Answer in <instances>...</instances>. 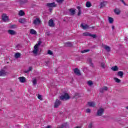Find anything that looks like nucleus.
I'll return each instance as SVG.
<instances>
[{
	"label": "nucleus",
	"instance_id": "obj_1",
	"mask_svg": "<svg viewBox=\"0 0 128 128\" xmlns=\"http://www.w3.org/2000/svg\"><path fill=\"white\" fill-rule=\"evenodd\" d=\"M42 44V42L40 40L38 41V43L36 44L34 46V50L32 51L33 54H38V46H40Z\"/></svg>",
	"mask_w": 128,
	"mask_h": 128
},
{
	"label": "nucleus",
	"instance_id": "obj_2",
	"mask_svg": "<svg viewBox=\"0 0 128 128\" xmlns=\"http://www.w3.org/2000/svg\"><path fill=\"white\" fill-rule=\"evenodd\" d=\"M60 98L62 100H68L70 99V96H68V93H64V94L60 96Z\"/></svg>",
	"mask_w": 128,
	"mask_h": 128
},
{
	"label": "nucleus",
	"instance_id": "obj_3",
	"mask_svg": "<svg viewBox=\"0 0 128 128\" xmlns=\"http://www.w3.org/2000/svg\"><path fill=\"white\" fill-rule=\"evenodd\" d=\"M104 109L102 108H100L96 112V116H102V114H104Z\"/></svg>",
	"mask_w": 128,
	"mask_h": 128
},
{
	"label": "nucleus",
	"instance_id": "obj_4",
	"mask_svg": "<svg viewBox=\"0 0 128 128\" xmlns=\"http://www.w3.org/2000/svg\"><path fill=\"white\" fill-rule=\"evenodd\" d=\"M82 35L84 36H91V38H96L98 37V36H96V34H91L90 32H84Z\"/></svg>",
	"mask_w": 128,
	"mask_h": 128
},
{
	"label": "nucleus",
	"instance_id": "obj_5",
	"mask_svg": "<svg viewBox=\"0 0 128 128\" xmlns=\"http://www.w3.org/2000/svg\"><path fill=\"white\" fill-rule=\"evenodd\" d=\"M60 104H62V102H60L58 99H56L54 103V106L55 108H58Z\"/></svg>",
	"mask_w": 128,
	"mask_h": 128
},
{
	"label": "nucleus",
	"instance_id": "obj_6",
	"mask_svg": "<svg viewBox=\"0 0 128 128\" xmlns=\"http://www.w3.org/2000/svg\"><path fill=\"white\" fill-rule=\"evenodd\" d=\"M2 20L4 22H9L8 16H6V14H3L2 16Z\"/></svg>",
	"mask_w": 128,
	"mask_h": 128
},
{
	"label": "nucleus",
	"instance_id": "obj_7",
	"mask_svg": "<svg viewBox=\"0 0 128 128\" xmlns=\"http://www.w3.org/2000/svg\"><path fill=\"white\" fill-rule=\"evenodd\" d=\"M42 22V21L40 19V18H36L35 20L33 21L34 24H35V26H38V24H40Z\"/></svg>",
	"mask_w": 128,
	"mask_h": 128
},
{
	"label": "nucleus",
	"instance_id": "obj_8",
	"mask_svg": "<svg viewBox=\"0 0 128 128\" xmlns=\"http://www.w3.org/2000/svg\"><path fill=\"white\" fill-rule=\"evenodd\" d=\"M108 88L106 86H104L102 88H100V92L102 94L104 92H107L108 90Z\"/></svg>",
	"mask_w": 128,
	"mask_h": 128
},
{
	"label": "nucleus",
	"instance_id": "obj_9",
	"mask_svg": "<svg viewBox=\"0 0 128 128\" xmlns=\"http://www.w3.org/2000/svg\"><path fill=\"white\" fill-rule=\"evenodd\" d=\"M46 6L48 8H56V4L54 2L52 3H47Z\"/></svg>",
	"mask_w": 128,
	"mask_h": 128
},
{
	"label": "nucleus",
	"instance_id": "obj_10",
	"mask_svg": "<svg viewBox=\"0 0 128 128\" xmlns=\"http://www.w3.org/2000/svg\"><path fill=\"white\" fill-rule=\"evenodd\" d=\"M87 62H88V64H90V66L94 68V63H92V60L91 58H88L87 60Z\"/></svg>",
	"mask_w": 128,
	"mask_h": 128
},
{
	"label": "nucleus",
	"instance_id": "obj_11",
	"mask_svg": "<svg viewBox=\"0 0 128 128\" xmlns=\"http://www.w3.org/2000/svg\"><path fill=\"white\" fill-rule=\"evenodd\" d=\"M58 128H68V122L64 123L58 126Z\"/></svg>",
	"mask_w": 128,
	"mask_h": 128
},
{
	"label": "nucleus",
	"instance_id": "obj_12",
	"mask_svg": "<svg viewBox=\"0 0 128 128\" xmlns=\"http://www.w3.org/2000/svg\"><path fill=\"white\" fill-rule=\"evenodd\" d=\"M6 74V70L4 69H2L0 70V76H4Z\"/></svg>",
	"mask_w": 128,
	"mask_h": 128
},
{
	"label": "nucleus",
	"instance_id": "obj_13",
	"mask_svg": "<svg viewBox=\"0 0 128 128\" xmlns=\"http://www.w3.org/2000/svg\"><path fill=\"white\" fill-rule=\"evenodd\" d=\"M48 26H51V27H52V28L54 26V20H52V19H50L49 20Z\"/></svg>",
	"mask_w": 128,
	"mask_h": 128
},
{
	"label": "nucleus",
	"instance_id": "obj_14",
	"mask_svg": "<svg viewBox=\"0 0 128 128\" xmlns=\"http://www.w3.org/2000/svg\"><path fill=\"white\" fill-rule=\"evenodd\" d=\"M74 72L76 74L77 76H80V70L78 68H75L74 69Z\"/></svg>",
	"mask_w": 128,
	"mask_h": 128
},
{
	"label": "nucleus",
	"instance_id": "obj_15",
	"mask_svg": "<svg viewBox=\"0 0 128 128\" xmlns=\"http://www.w3.org/2000/svg\"><path fill=\"white\" fill-rule=\"evenodd\" d=\"M8 33H9L10 34H11V36H14V34H16V31L12 30H8Z\"/></svg>",
	"mask_w": 128,
	"mask_h": 128
},
{
	"label": "nucleus",
	"instance_id": "obj_16",
	"mask_svg": "<svg viewBox=\"0 0 128 128\" xmlns=\"http://www.w3.org/2000/svg\"><path fill=\"white\" fill-rule=\"evenodd\" d=\"M106 2L104 1L102 2H101L100 4V8H104V6H106Z\"/></svg>",
	"mask_w": 128,
	"mask_h": 128
},
{
	"label": "nucleus",
	"instance_id": "obj_17",
	"mask_svg": "<svg viewBox=\"0 0 128 128\" xmlns=\"http://www.w3.org/2000/svg\"><path fill=\"white\" fill-rule=\"evenodd\" d=\"M18 80L20 82H22V84H24V82H26V78L22 76V77H19Z\"/></svg>",
	"mask_w": 128,
	"mask_h": 128
},
{
	"label": "nucleus",
	"instance_id": "obj_18",
	"mask_svg": "<svg viewBox=\"0 0 128 128\" xmlns=\"http://www.w3.org/2000/svg\"><path fill=\"white\" fill-rule=\"evenodd\" d=\"M88 104L89 106L91 108H94L96 106V104L94 102H88Z\"/></svg>",
	"mask_w": 128,
	"mask_h": 128
},
{
	"label": "nucleus",
	"instance_id": "obj_19",
	"mask_svg": "<svg viewBox=\"0 0 128 128\" xmlns=\"http://www.w3.org/2000/svg\"><path fill=\"white\" fill-rule=\"evenodd\" d=\"M100 66L102 68H106V65L105 62H100Z\"/></svg>",
	"mask_w": 128,
	"mask_h": 128
},
{
	"label": "nucleus",
	"instance_id": "obj_20",
	"mask_svg": "<svg viewBox=\"0 0 128 128\" xmlns=\"http://www.w3.org/2000/svg\"><path fill=\"white\" fill-rule=\"evenodd\" d=\"M18 22L20 24H26V20L24 18H20Z\"/></svg>",
	"mask_w": 128,
	"mask_h": 128
},
{
	"label": "nucleus",
	"instance_id": "obj_21",
	"mask_svg": "<svg viewBox=\"0 0 128 128\" xmlns=\"http://www.w3.org/2000/svg\"><path fill=\"white\" fill-rule=\"evenodd\" d=\"M114 12L116 14L118 15L120 14V10L118 8H116L114 10Z\"/></svg>",
	"mask_w": 128,
	"mask_h": 128
},
{
	"label": "nucleus",
	"instance_id": "obj_22",
	"mask_svg": "<svg viewBox=\"0 0 128 128\" xmlns=\"http://www.w3.org/2000/svg\"><path fill=\"white\" fill-rule=\"evenodd\" d=\"M72 46V43L70 42H66L64 44V46H66V47H70Z\"/></svg>",
	"mask_w": 128,
	"mask_h": 128
},
{
	"label": "nucleus",
	"instance_id": "obj_23",
	"mask_svg": "<svg viewBox=\"0 0 128 128\" xmlns=\"http://www.w3.org/2000/svg\"><path fill=\"white\" fill-rule=\"evenodd\" d=\"M80 26L83 28V30H86L87 28H88V24H82Z\"/></svg>",
	"mask_w": 128,
	"mask_h": 128
},
{
	"label": "nucleus",
	"instance_id": "obj_24",
	"mask_svg": "<svg viewBox=\"0 0 128 128\" xmlns=\"http://www.w3.org/2000/svg\"><path fill=\"white\" fill-rule=\"evenodd\" d=\"M117 76H120V78H122L124 76V72L122 71L118 72Z\"/></svg>",
	"mask_w": 128,
	"mask_h": 128
},
{
	"label": "nucleus",
	"instance_id": "obj_25",
	"mask_svg": "<svg viewBox=\"0 0 128 128\" xmlns=\"http://www.w3.org/2000/svg\"><path fill=\"white\" fill-rule=\"evenodd\" d=\"M104 48L108 52H110V47L109 46L105 45V46H104Z\"/></svg>",
	"mask_w": 128,
	"mask_h": 128
},
{
	"label": "nucleus",
	"instance_id": "obj_26",
	"mask_svg": "<svg viewBox=\"0 0 128 128\" xmlns=\"http://www.w3.org/2000/svg\"><path fill=\"white\" fill-rule=\"evenodd\" d=\"M111 70H114V72H118V66H112L111 68Z\"/></svg>",
	"mask_w": 128,
	"mask_h": 128
},
{
	"label": "nucleus",
	"instance_id": "obj_27",
	"mask_svg": "<svg viewBox=\"0 0 128 128\" xmlns=\"http://www.w3.org/2000/svg\"><path fill=\"white\" fill-rule=\"evenodd\" d=\"M108 20L109 24H114V18L108 16Z\"/></svg>",
	"mask_w": 128,
	"mask_h": 128
},
{
	"label": "nucleus",
	"instance_id": "obj_28",
	"mask_svg": "<svg viewBox=\"0 0 128 128\" xmlns=\"http://www.w3.org/2000/svg\"><path fill=\"white\" fill-rule=\"evenodd\" d=\"M28 2V0H20V4H26Z\"/></svg>",
	"mask_w": 128,
	"mask_h": 128
},
{
	"label": "nucleus",
	"instance_id": "obj_29",
	"mask_svg": "<svg viewBox=\"0 0 128 128\" xmlns=\"http://www.w3.org/2000/svg\"><path fill=\"white\" fill-rule=\"evenodd\" d=\"M71 16H74L76 14V10L72 8L70 10Z\"/></svg>",
	"mask_w": 128,
	"mask_h": 128
},
{
	"label": "nucleus",
	"instance_id": "obj_30",
	"mask_svg": "<svg viewBox=\"0 0 128 128\" xmlns=\"http://www.w3.org/2000/svg\"><path fill=\"white\" fill-rule=\"evenodd\" d=\"M77 8L78 10V16H80V14H82V10H80V6H78Z\"/></svg>",
	"mask_w": 128,
	"mask_h": 128
},
{
	"label": "nucleus",
	"instance_id": "obj_31",
	"mask_svg": "<svg viewBox=\"0 0 128 128\" xmlns=\"http://www.w3.org/2000/svg\"><path fill=\"white\" fill-rule=\"evenodd\" d=\"M30 34H36V31L34 29H31L30 30Z\"/></svg>",
	"mask_w": 128,
	"mask_h": 128
},
{
	"label": "nucleus",
	"instance_id": "obj_32",
	"mask_svg": "<svg viewBox=\"0 0 128 128\" xmlns=\"http://www.w3.org/2000/svg\"><path fill=\"white\" fill-rule=\"evenodd\" d=\"M24 14V12L22 10H20L18 12V16H23Z\"/></svg>",
	"mask_w": 128,
	"mask_h": 128
},
{
	"label": "nucleus",
	"instance_id": "obj_33",
	"mask_svg": "<svg viewBox=\"0 0 128 128\" xmlns=\"http://www.w3.org/2000/svg\"><path fill=\"white\" fill-rule=\"evenodd\" d=\"M32 70V67H29L28 70H24V74H28V72H30V70Z\"/></svg>",
	"mask_w": 128,
	"mask_h": 128
},
{
	"label": "nucleus",
	"instance_id": "obj_34",
	"mask_svg": "<svg viewBox=\"0 0 128 128\" xmlns=\"http://www.w3.org/2000/svg\"><path fill=\"white\" fill-rule=\"evenodd\" d=\"M114 80H115L116 82H117V84H120L121 82L120 80L118 79V78H114Z\"/></svg>",
	"mask_w": 128,
	"mask_h": 128
},
{
	"label": "nucleus",
	"instance_id": "obj_35",
	"mask_svg": "<svg viewBox=\"0 0 128 128\" xmlns=\"http://www.w3.org/2000/svg\"><path fill=\"white\" fill-rule=\"evenodd\" d=\"M92 6V4L90 2H86V8H90Z\"/></svg>",
	"mask_w": 128,
	"mask_h": 128
},
{
	"label": "nucleus",
	"instance_id": "obj_36",
	"mask_svg": "<svg viewBox=\"0 0 128 128\" xmlns=\"http://www.w3.org/2000/svg\"><path fill=\"white\" fill-rule=\"evenodd\" d=\"M20 57V53L16 52L15 54V58H18Z\"/></svg>",
	"mask_w": 128,
	"mask_h": 128
},
{
	"label": "nucleus",
	"instance_id": "obj_37",
	"mask_svg": "<svg viewBox=\"0 0 128 128\" xmlns=\"http://www.w3.org/2000/svg\"><path fill=\"white\" fill-rule=\"evenodd\" d=\"M87 84H88V86H92V84H94V83L92 82V80H89L87 82Z\"/></svg>",
	"mask_w": 128,
	"mask_h": 128
},
{
	"label": "nucleus",
	"instance_id": "obj_38",
	"mask_svg": "<svg viewBox=\"0 0 128 128\" xmlns=\"http://www.w3.org/2000/svg\"><path fill=\"white\" fill-rule=\"evenodd\" d=\"M22 48V45L20 44H18L16 46V50H20Z\"/></svg>",
	"mask_w": 128,
	"mask_h": 128
},
{
	"label": "nucleus",
	"instance_id": "obj_39",
	"mask_svg": "<svg viewBox=\"0 0 128 128\" xmlns=\"http://www.w3.org/2000/svg\"><path fill=\"white\" fill-rule=\"evenodd\" d=\"M90 49L88 50H84L82 51H81L82 54H84V52H90Z\"/></svg>",
	"mask_w": 128,
	"mask_h": 128
},
{
	"label": "nucleus",
	"instance_id": "obj_40",
	"mask_svg": "<svg viewBox=\"0 0 128 128\" xmlns=\"http://www.w3.org/2000/svg\"><path fill=\"white\" fill-rule=\"evenodd\" d=\"M33 86H36V84H38V82L36 81V79H33L32 80Z\"/></svg>",
	"mask_w": 128,
	"mask_h": 128
},
{
	"label": "nucleus",
	"instance_id": "obj_41",
	"mask_svg": "<svg viewBox=\"0 0 128 128\" xmlns=\"http://www.w3.org/2000/svg\"><path fill=\"white\" fill-rule=\"evenodd\" d=\"M48 54H50V56H54V52H52L50 50H48Z\"/></svg>",
	"mask_w": 128,
	"mask_h": 128
},
{
	"label": "nucleus",
	"instance_id": "obj_42",
	"mask_svg": "<svg viewBox=\"0 0 128 128\" xmlns=\"http://www.w3.org/2000/svg\"><path fill=\"white\" fill-rule=\"evenodd\" d=\"M64 0H56V2H58V4H62V2H64Z\"/></svg>",
	"mask_w": 128,
	"mask_h": 128
},
{
	"label": "nucleus",
	"instance_id": "obj_43",
	"mask_svg": "<svg viewBox=\"0 0 128 128\" xmlns=\"http://www.w3.org/2000/svg\"><path fill=\"white\" fill-rule=\"evenodd\" d=\"M86 114H90V109L87 108L86 110Z\"/></svg>",
	"mask_w": 128,
	"mask_h": 128
},
{
	"label": "nucleus",
	"instance_id": "obj_44",
	"mask_svg": "<svg viewBox=\"0 0 128 128\" xmlns=\"http://www.w3.org/2000/svg\"><path fill=\"white\" fill-rule=\"evenodd\" d=\"M16 28V25H12L10 26V28Z\"/></svg>",
	"mask_w": 128,
	"mask_h": 128
},
{
	"label": "nucleus",
	"instance_id": "obj_45",
	"mask_svg": "<svg viewBox=\"0 0 128 128\" xmlns=\"http://www.w3.org/2000/svg\"><path fill=\"white\" fill-rule=\"evenodd\" d=\"M46 35L47 36H50V31L46 32Z\"/></svg>",
	"mask_w": 128,
	"mask_h": 128
},
{
	"label": "nucleus",
	"instance_id": "obj_46",
	"mask_svg": "<svg viewBox=\"0 0 128 128\" xmlns=\"http://www.w3.org/2000/svg\"><path fill=\"white\" fill-rule=\"evenodd\" d=\"M38 100H42V96L38 94Z\"/></svg>",
	"mask_w": 128,
	"mask_h": 128
},
{
	"label": "nucleus",
	"instance_id": "obj_47",
	"mask_svg": "<svg viewBox=\"0 0 128 128\" xmlns=\"http://www.w3.org/2000/svg\"><path fill=\"white\" fill-rule=\"evenodd\" d=\"M121 2L123 3L124 4V6H128L126 4V2L124 0H120Z\"/></svg>",
	"mask_w": 128,
	"mask_h": 128
},
{
	"label": "nucleus",
	"instance_id": "obj_48",
	"mask_svg": "<svg viewBox=\"0 0 128 128\" xmlns=\"http://www.w3.org/2000/svg\"><path fill=\"white\" fill-rule=\"evenodd\" d=\"M88 128H92V124H90L88 126Z\"/></svg>",
	"mask_w": 128,
	"mask_h": 128
},
{
	"label": "nucleus",
	"instance_id": "obj_49",
	"mask_svg": "<svg viewBox=\"0 0 128 128\" xmlns=\"http://www.w3.org/2000/svg\"><path fill=\"white\" fill-rule=\"evenodd\" d=\"M50 64V61H46V66H48V64Z\"/></svg>",
	"mask_w": 128,
	"mask_h": 128
},
{
	"label": "nucleus",
	"instance_id": "obj_50",
	"mask_svg": "<svg viewBox=\"0 0 128 128\" xmlns=\"http://www.w3.org/2000/svg\"><path fill=\"white\" fill-rule=\"evenodd\" d=\"M10 92H14V90H12V89L10 88Z\"/></svg>",
	"mask_w": 128,
	"mask_h": 128
},
{
	"label": "nucleus",
	"instance_id": "obj_51",
	"mask_svg": "<svg viewBox=\"0 0 128 128\" xmlns=\"http://www.w3.org/2000/svg\"><path fill=\"white\" fill-rule=\"evenodd\" d=\"M112 30H114V26H112Z\"/></svg>",
	"mask_w": 128,
	"mask_h": 128
},
{
	"label": "nucleus",
	"instance_id": "obj_52",
	"mask_svg": "<svg viewBox=\"0 0 128 128\" xmlns=\"http://www.w3.org/2000/svg\"><path fill=\"white\" fill-rule=\"evenodd\" d=\"M49 10H50V12H52V8H50L49 9Z\"/></svg>",
	"mask_w": 128,
	"mask_h": 128
},
{
	"label": "nucleus",
	"instance_id": "obj_53",
	"mask_svg": "<svg viewBox=\"0 0 128 128\" xmlns=\"http://www.w3.org/2000/svg\"><path fill=\"white\" fill-rule=\"evenodd\" d=\"M80 128V127L78 126H76L75 128Z\"/></svg>",
	"mask_w": 128,
	"mask_h": 128
},
{
	"label": "nucleus",
	"instance_id": "obj_54",
	"mask_svg": "<svg viewBox=\"0 0 128 128\" xmlns=\"http://www.w3.org/2000/svg\"><path fill=\"white\" fill-rule=\"evenodd\" d=\"M75 96H78V94L76 93V94H75Z\"/></svg>",
	"mask_w": 128,
	"mask_h": 128
},
{
	"label": "nucleus",
	"instance_id": "obj_55",
	"mask_svg": "<svg viewBox=\"0 0 128 128\" xmlns=\"http://www.w3.org/2000/svg\"><path fill=\"white\" fill-rule=\"evenodd\" d=\"M4 69H6V66H4Z\"/></svg>",
	"mask_w": 128,
	"mask_h": 128
},
{
	"label": "nucleus",
	"instance_id": "obj_56",
	"mask_svg": "<svg viewBox=\"0 0 128 128\" xmlns=\"http://www.w3.org/2000/svg\"><path fill=\"white\" fill-rule=\"evenodd\" d=\"M126 110H128V106L126 107Z\"/></svg>",
	"mask_w": 128,
	"mask_h": 128
},
{
	"label": "nucleus",
	"instance_id": "obj_57",
	"mask_svg": "<svg viewBox=\"0 0 128 128\" xmlns=\"http://www.w3.org/2000/svg\"><path fill=\"white\" fill-rule=\"evenodd\" d=\"M94 28V26H92V28Z\"/></svg>",
	"mask_w": 128,
	"mask_h": 128
}]
</instances>
